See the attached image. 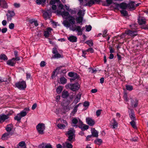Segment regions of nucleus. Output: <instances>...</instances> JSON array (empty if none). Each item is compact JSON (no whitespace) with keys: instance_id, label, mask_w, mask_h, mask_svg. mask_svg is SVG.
<instances>
[{"instance_id":"nucleus-1","label":"nucleus","mask_w":148,"mask_h":148,"mask_svg":"<svg viewBox=\"0 0 148 148\" xmlns=\"http://www.w3.org/2000/svg\"><path fill=\"white\" fill-rule=\"evenodd\" d=\"M75 18L73 16H70L68 20L64 21L63 24L64 26L67 28H69L70 30L73 31L77 32L78 35H82L85 27H83L82 28L81 26L75 25Z\"/></svg>"},{"instance_id":"nucleus-2","label":"nucleus","mask_w":148,"mask_h":148,"mask_svg":"<svg viewBox=\"0 0 148 148\" xmlns=\"http://www.w3.org/2000/svg\"><path fill=\"white\" fill-rule=\"evenodd\" d=\"M136 31V30H128L125 31V33L122 34L121 36V38L134 37L137 35Z\"/></svg>"},{"instance_id":"nucleus-3","label":"nucleus","mask_w":148,"mask_h":148,"mask_svg":"<svg viewBox=\"0 0 148 148\" xmlns=\"http://www.w3.org/2000/svg\"><path fill=\"white\" fill-rule=\"evenodd\" d=\"M136 31V30H128L125 31V33L122 34L121 36V38L134 37L137 35Z\"/></svg>"},{"instance_id":"nucleus-4","label":"nucleus","mask_w":148,"mask_h":148,"mask_svg":"<svg viewBox=\"0 0 148 148\" xmlns=\"http://www.w3.org/2000/svg\"><path fill=\"white\" fill-rule=\"evenodd\" d=\"M45 128V125L43 123H39L36 126V129L38 132L41 134H44V131Z\"/></svg>"},{"instance_id":"nucleus-5","label":"nucleus","mask_w":148,"mask_h":148,"mask_svg":"<svg viewBox=\"0 0 148 148\" xmlns=\"http://www.w3.org/2000/svg\"><path fill=\"white\" fill-rule=\"evenodd\" d=\"M75 133V131L74 129L71 128L69 129L66 134L68 136V139L69 141H71L73 140Z\"/></svg>"},{"instance_id":"nucleus-6","label":"nucleus","mask_w":148,"mask_h":148,"mask_svg":"<svg viewBox=\"0 0 148 148\" xmlns=\"http://www.w3.org/2000/svg\"><path fill=\"white\" fill-rule=\"evenodd\" d=\"M56 12L57 14L61 15L63 17H64L65 16L66 17V20H64V21H68L69 16H71L69 15V13L68 12L65 11L64 10L63 12H62L61 11L58 10Z\"/></svg>"},{"instance_id":"nucleus-7","label":"nucleus","mask_w":148,"mask_h":148,"mask_svg":"<svg viewBox=\"0 0 148 148\" xmlns=\"http://www.w3.org/2000/svg\"><path fill=\"white\" fill-rule=\"evenodd\" d=\"M15 85L16 87L21 90L23 89L26 88V83L24 81H22L21 82H19L16 83L15 84Z\"/></svg>"},{"instance_id":"nucleus-8","label":"nucleus","mask_w":148,"mask_h":148,"mask_svg":"<svg viewBox=\"0 0 148 148\" xmlns=\"http://www.w3.org/2000/svg\"><path fill=\"white\" fill-rule=\"evenodd\" d=\"M19 57H16L15 58H13L12 59L8 60L7 64L12 66H14L16 63V61L19 60Z\"/></svg>"},{"instance_id":"nucleus-9","label":"nucleus","mask_w":148,"mask_h":148,"mask_svg":"<svg viewBox=\"0 0 148 148\" xmlns=\"http://www.w3.org/2000/svg\"><path fill=\"white\" fill-rule=\"evenodd\" d=\"M15 15V13L13 11L8 10L7 13L6 14L8 21H10L12 20V18Z\"/></svg>"},{"instance_id":"nucleus-10","label":"nucleus","mask_w":148,"mask_h":148,"mask_svg":"<svg viewBox=\"0 0 148 148\" xmlns=\"http://www.w3.org/2000/svg\"><path fill=\"white\" fill-rule=\"evenodd\" d=\"M70 89L73 91H75L79 89V84L77 83H76L73 84H70L68 86Z\"/></svg>"},{"instance_id":"nucleus-11","label":"nucleus","mask_w":148,"mask_h":148,"mask_svg":"<svg viewBox=\"0 0 148 148\" xmlns=\"http://www.w3.org/2000/svg\"><path fill=\"white\" fill-rule=\"evenodd\" d=\"M9 114H0V123L4 122L6 120L9 118Z\"/></svg>"},{"instance_id":"nucleus-12","label":"nucleus","mask_w":148,"mask_h":148,"mask_svg":"<svg viewBox=\"0 0 148 148\" xmlns=\"http://www.w3.org/2000/svg\"><path fill=\"white\" fill-rule=\"evenodd\" d=\"M68 75L71 78L70 79L71 82L75 80L78 78V76L77 73H74L72 72L69 73Z\"/></svg>"},{"instance_id":"nucleus-13","label":"nucleus","mask_w":148,"mask_h":148,"mask_svg":"<svg viewBox=\"0 0 148 148\" xmlns=\"http://www.w3.org/2000/svg\"><path fill=\"white\" fill-rule=\"evenodd\" d=\"M86 121L87 123L90 126H93L95 124L94 121L91 118L87 117L86 118Z\"/></svg>"},{"instance_id":"nucleus-14","label":"nucleus","mask_w":148,"mask_h":148,"mask_svg":"<svg viewBox=\"0 0 148 148\" xmlns=\"http://www.w3.org/2000/svg\"><path fill=\"white\" fill-rule=\"evenodd\" d=\"M52 30V29L50 28L49 27L46 29L44 32V36L46 38H48L49 37L50 33L51 32V31Z\"/></svg>"},{"instance_id":"nucleus-15","label":"nucleus","mask_w":148,"mask_h":148,"mask_svg":"<svg viewBox=\"0 0 148 148\" xmlns=\"http://www.w3.org/2000/svg\"><path fill=\"white\" fill-rule=\"evenodd\" d=\"M8 6L5 0H0V7L3 8H7Z\"/></svg>"},{"instance_id":"nucleus-16","label":"nucleus","mask_w":148,"mask_h":148,"mask_svg":"<svg viewBox=\"0 0 148 148\" xmlns=\"http://www.w3.org/2000/svg\"><path fill=\"white\" fill-rule=\"evenodd\" d=\"M81 95L82 94L79 92L76 96L75 99L73 102V103L75 104H76L80 101Z\"/></svg>"},{"instance_id":"nucleus-17","label":"nucleus","mask_w":148,"mask_h":148,"mask_svg":"<svg viewBox=\"0 0 148 148\" xmlns=\"http://www.w3.org/2000/svg\"><path fill=\"white\" fill-rule=\"evenodd\" d=\"M29 110V108H26L19 114L21 115L22 117H24L26 115Z\"/></svg>"},{"instance_id":"nucleus-18","label":"nucleus","mask_w":148,"mask_h":148,"mask_svg":"<svg viewBox=\"0 0 148 148\" xmlns=\"http://www.w3.org/2000/svg\"><path fill=\"white\" fill-rule=\"evenodd\" d=\"M50 10H48L47 11L44 13L43 16L44 18L46 20L50 18L51 16V14L50 13Z\"/></svg>"},{"instance_id":"nucleus-19","label":"nucleus","mask_w":148,"mask_h":148,"mask_svg":"<svg viewBox=\"0 0 148 148\" xmlns=\"http://www.w3.org/2000/svg\"><path fill=\"white\" fill-rule=\"evenodd\" d=\"M135 2H131L127 4L128 8L131 10H134L135 7Z\"/></svg>"},{"instance_id":"nucleus-20","label":"nucleus","mask_w":148,"mask_h":148,"mask_svg":"<svg viewBox=\"0 0 148 148\" xmlns=\"http://www.w3.org/2000/svg\"><path fill=\"white\" fill-rule=\"evenodd\" d=\"M17 148H26L25 142L21 141L20 142L17 146Z\"/></svg>"},{"instance_id":"nucleus-21","label":"nucleus","mask_w":148,"mask_h":148,"mask_svg":"<svg viewBox=\"0 0 148 148\" xmlns=\"http://www.w3.org/2000/svg\"><path fill=\"white\" fill-rule=\"evenodd\" d=\"M68 40L72 42H75L77 41V38L74 36H71L68 38Z\"/></svg>"},{"instance_id":"nucleus-22","label":"nucleus","mask_w":148,"mask_h":148,"mask_svg":"<svg viewBox=\"0 0 148 148\" xmlns=\"http://www.w3.org/2000/svg\"><path fill=\"white\" fill-rule=\"evenodd\" d=\"M139 23L140 25H142L145 24L146 20L145 18L143 17H140L138 19Z\"/></svg>"},{"instance_id":"nucleus-23","label":"nucleus","mask_w":148,"mask_h":148,"mask_svg":"<svg viewBox=\"0 0 148 148\" xmlns=\"http://www.w3.org/2000/svg\"><path fill=\"white\" fill-rule=\"evenodd\" d=\"M10 134V133L9 132L5 133L2 136L1 139L3 140H6L8 138Z\"/></svg>"},{"instance_id":"nucleus-24","label":"nucleus","mask_w":148,"mask_h":148,"mask_svg":"<svg viewBox=\"0 0 148 148\" xmlns=\"http://www.w3.org/2000/svg\"><path fill=\"white\" fill-rule=\"evenodd\" d=\"M63 147L64 148H72L73 146L71 143L66 142L63 144Z\"/></svg>"},{"instance_id":"nucleus-25","label":"nucleus","mask_w":148,"mask_h":148,"mask_svg":"<svg viewBox=\"0 0 148 148\" xmlns=\"http://www.w3.org/2000/svg\"><path fill=\"white\" fill-rule=\"evenodd\" d=\"M77 23L80 24L82 23V22L83 20V17L81 16H78L75 19Z\"/></svg>"},{"instance_id":"nucleus-26","label":"nucleus","mask_w":148,"mask_h":148,"mask_svg":"<svg viewBox=\"0 0 148 148\" xmlns=\"http://www.w3.org/2000/svg\"><path fill=\"white\" fill-rule=\"evenodd\" d=\"M130 117L132 121H136V119L135 114L134 112L131 110L130 113H129Z\"/></svg>"},{"instance_id":"nucleus-27","label":"nucleus","mask_w":148,"mask_h":148,"mask_svg":"<svg viewBox=\"0 0 148 148\" xmlns=\"http://www.w3.org/2000/svg\"><path fill=\"white\" fill-rule=\"evenodd\" d=\"M91 133V135L93 137H97L98 136V132L94 128L92 129Z\"/></svg>"},{"instance_id":"nucleus-28","label":"nucleus","mask_w":148,"mask_h":148,"mask_svg":"<svg viewBox=\"0 0 148 148\" xmlns=\"http://www.w3.org/2000/svg\"><path fill=\"white\" fill-rule=\"evenodd\" d=\"M84 1L87 2V3L86 4L87 6H91L95 4V2L93 0H84Z\"/></svg>"},{"instance_id":"nucleus-29","label":"nucleus","mask_w":148,"mask_h":148,"mask_svg":"<svg viewBox=\"0 0 148 148\" xmlns=\"http://www.w3.org/2000/svg\"><path fill=\"white\" fill-rule=\"evenodd\" d=\"M119 8L123 9H125L127 8H128L127 4L124 3L119 4Z\"/></svg>"},{"instance_id":"nucleus-30","label":"nucleus","mask_w":148,"mask_h":148,"mask_svg":"<svg viewBox=\"0 0 148 148\" xmlns=\"http://www.w3.org/2000/svg\"><path fill=\"white\" fill-rule=\"evenodd\" d=\"M69 95L68 92L65 90H64L62 93V97L63 98H67Z\"/></svg>"},{"instance_id":"nucleus-31","label":"nucleus","mask_w":148,"mask_h":148,"mask_svg":"<svg viewBox=\"0 0 148 148\" xmlns=\"http://www.w3.org/2000/svg\"><path fill=\"white\" fill-rule=\"evenodd\" d=\"M85 11L83 10H79L77 13V15L78 16H81L83 17L85 13Z\"/></svg>"},{"instance_id":"nucleus-32","label":"nucleus","mask_w":148,"mask_h":148,"mask_svg":"<svg viewBox=\"0 0 148 148\" xmlns=\"http://www.w3.org/2000/svg\"><path fill=\"white\" fill-rule=\"evenodd\" d=\"M112 124L113 128H116L118 126V124L115 120L114 119H112Z\"/></svg>"},{"instance_id":"nucleus-33","label":"nucleus","mask_w":148,"mask_h":148,"mask_svg":"<svg viewBox=\"0 0 148 148\" xmlns=\"http://www.w3.org/2000/svg\"><path fill=\"white\" fill-rule=\"evenodd\" d=\"M80 128H81L82 130L83 131L86 130L88 128V126L86 125L83 124V125H82L79 126Z\"/></svg>"},{"instance_id":"nucleus-34","label":"nucleus","mask_w":148,"mask_h":148,"mask_svg":"<svg viewBox=\"0 0 148 148\" xmlns=\"http://www.w3.org/2000/svg\"><path fill=\"white\" fill-rule=\"evenodd\" d=\"M60 83L62 84H64L66 82V79L64 77H62L60 79Z\"/></svg>"},{"instance_id":"nucleus-35","label":"nucleus","mask_w":148,"mask_h":148,"mask_svg":"<svg viewBox=\"0 0 148 148\" xmlns=\"http://www.w3.org/2000/svg\"><path fill=\"white\" fill-rule=\"evenodd\" d=\"M112 6L113 9H119V4L116 3H113L112 4Z\"/></svg>"},{"instance_id":"nucleus-36","label":"nucleus","mask_w":148,"mask_h":148,"mask_svg":"<svg viewBox=\"0 0 148 148\" xmlns=\"http://www.w3.org/2000/svg\"><path fill=\"white\" fill-rule=\"evenodd\" d=\"M22 116L20 114H18L17 115L14 117V119L18 121H20L22 118Z\"/></svg>"},{"instance_id":"nucleus-37","label":"nucleus","mask_w":148,"mask_h":148,"mask_svg":"<svg viewBox=\"0 0 148 148\" xmlns=\"http://www.w3.org/2000/svg\"><path fill=\"white\" fill-rule=\"evenodd\" d=\"M63 87L62 86H60L56 89V92L58 94L60 93L62 90Z\"/></svg>"},{"instance_id":"nucleus-38","label":"nucleus","mask_w":148,"mask_h":148,"mask_svg":"<svg viewBox=\"0 0 148 148\" xmlns=\"http://www.w3.org/2000/svg\"><path fill=\"white\" fill-rule=\"evenodd\" d=\"M58 127L60 129H64L66 127V125L63 123L58 124L57 125Z\"/></svg>"},{"instance_id":"nucleus-39","label":"nucleus","mask_w":148,"mask_h":148,"mask_svg":"<svg viewBox=\"0 0 148 148\" xmlns=\"http://www.w3.org/2000/svg\"><path fill=\"white\" fill-rule=\"evenodd\" d=\"M121 13L124 16H127L128 14L127 12L125 10H122L120 11Z\"/></svg>"},{"instance_id":"nucleus-40","label":"nucleus","mask_w":148,"mask_h":148,"mask_svg":"<svg viewBox=\"0 0 148 148\" xmlns=\"http://www.w3.org/2000/svg\"><path fill=\"white\" fill-rule=\"evenodd\" d=\"M126 90L129 91H131L133 89V86L130 85H126L125 86Z\"/></svg>"},{"instance_id":"nucleus-41","label":"nucleus","mask_w":148,"mask_h":148,"mask_svg":"<svg viewBox=\"0 0 148 148\" xmlns=\"http://www.w3.org/2000/svg\"><path fill=\"white\" fill-rule=\"evenodd\" d=\"M46 1V0H36V3L38 5L44 3Z\"/></svg>"},{"instance_id":"nucleus-42","label":"nucleus","mask_w":148,"mask_h":148,"mask_svg":"<svg viewBox=\"0 0 148 148\" xmlns=\"http://www.w3.org/2000/svg\"><path fill=\"white\" fill-rule=\"evenodd\" d=\"M135 121H132L130 122V123L134 128L136 129L137 127L136 125V123Z\"/></svg>"},{"instance_id":"nucleus-43","label":"nucleus","mask_w":148,"mask_h":148,"mask_svg":"<svg viewBox=\"0 0 148 148\" xmlns=\"http://www.w3.org/2000/svg\"><path fill=\"white\" fill-rule=\"evenodd\" d=\"M72 123L75 125H73V126H75V125L77 124L78 122V120L76 118H73L72 120Z\"/></svg>"},{"instance_id":"nucleus-44","label":"nucleus","mask_w":148,"mask_h":148,"mask_svg":"<svg viewBox=\"0 0 148 148\" xmlns=\"http://www.w3.org/2000/svg\"><path fill=\"white\" fill-rule=\"evenodd\" d=\"M95 143L98 145H100L102 142V140L101 139H98L94 141Z\"/></svg>"},{"instance_id":"nucleus-45","label":"nucleus","mask_w":148,"mask_h":148,"mask_svg":"<svg viewBox=\"0 0 148 148\" xmlns=\"http://www.w3.org/2000/svg\"><path fill=\"white\" fill-rule=\"evenodd\" d=\"M86 43L89 46L91 47L93 45V43L92 40H89L86 42Z\"/></svg>"},{"instance_id":"nucleus-46","label":"nucleus","mask_w":148,"mask_h":148,"mask_svg":"<svg viewBox=\"0 0 148 148\" xmlns=\"http://www.w3.org/2000/svg\"><path fill=\"white\" fill-rule=\"evenodd\" d=\"M0 59L4 60H7L8 59L7 56L4 54L1 55H0Z\"/></svg>"},{"instance_id":"nucleus-47","label":"nucleus","mask_w":148,"mask_h":148,"mask_svg":"<svg viewBox=\"0 0 148 148\" xmlns=\"http://www.w3.org/2000/svg\"><path fill=\"white\" fill-rule=\"evenodd\" d=\"M86 28V31L87 32H89L92 29V27L90 25H86L85 26Z\"/></svg>"},{"instance_id":"nucleus-48","label":"nucleus","mask_w":148,"mask_h":148,"mask_svg":"<svg viewBox=\"0 0 148 148\" xmlns=\"http://www.w3.org/2000/svg\"><path fill=\"white\" fill-rule=\"evenodd\" d=\"M6 130L8 132H10L12 130L11 126L10 125H8L6 128Z\"/></svg>"},{"instance_id":"nucleus-49","label":"nucleus","mask_w":148,"mask_h":148,"mask_svg":"<svg viewBox=\"0 0 148 148\" xmlns=\"http://www.w3.org/2000/svg\"><path fill=\"white\" fill-rule=\"evenodd\" d=\"M107 4L105 5L106 6H108L111 4H112L113 3L112 2V0H106Z\"/></svg>"},{"instance_id":"nucleus-50","label":"nucleus","mask_w":148,"mask_h":148,"mask_svg":"<svg viewBox=\"0 0 148 148\" xmlns=\"http://www.w3.org/2000/svg\"><path fill=\"white\" fill-rule=\"evenodd\" d=\"M69 11L72 14H75L76 13L75 9H74V10H72L71 9H69Z\"/></svg>"},{"instance_id":"nucleus-51","label":"nucleus","mask_w":148,"mask_h":148,"mask_svg":"<svg viewBox=\"0 0 148 148\" xmlns=\"http://www.w3.org/2000/svg\"><path fill=\"white\" fill-rule=\"evenodd\" d=\"M61 57V55L58 53L55 54L54 55V58H59Z\"/></svg>"},{"instance_id":"nucleus-52","label":"nucleus","mask_w":148,"mask_h":148,"mask_svg":"<svg viewBox=\"0 0 148 148\" xmlns=\"http://www.w3.org/2000/svg\"><path fill=\"white\" fill-rule=\"evenodd\" d=\"M9 28L11 29H14V25L13 23H11L10 24L9 26Z\"/></svg>"},{"instance_id":"nucleus-53","label":"nucleus","mask_w":148,"mask_h":148,"mask_svg":"<svg viewBox=\"0 0 148 148\" xmlns=\"http://www.w3.org/2000/svg\"><path fill=\"white\" fill-rule=\"evenodd\" d=\"M60 0H51L50 2V4L51 5H54L56 2L59 1Z\"/></svg>"},{"instance_id":"nucleus-54","label":"nucleus","mask_w":148,"mask_h":148,"mask_svg":"<svg viewBox=\"0 0 148 148\" xmlns=\"http://www.w3.org/2000/svg\"><path fill=\"white\" fill-rule=\"evenodd\" d=\"M124 99L126 101H127L129 100V99L127 98V95L126 93H125L123 96Z\"/></svg>"},{"instance_id":"nucleus-55","label":"nucleus","mask_w":148,"mask_h":148,"mask_svg":"<svg viewBox=\"0 0 148 148\" xmlns=\"http://www.w3.org/2000/svg\"><path fill=\"white\" fill-rule=\"evenodd\" d=\"M61 121V123L63 124L64 123V124L66 126L68 125L67 122L66 120H62Z\"/></svg>"},{"instance_id":"nucleus-56","label":"nucleus","mask_w":148,"mask_h":148,"mask_svg":"<svg viewBox=\"0 0 148 148\" xmlns=\"http://www.w3.org/2000/svg\"><path fill=\"white\" fill-rule=\"evenodd\" d=\"M7 30L8 29L7 28L5 27L2 29L1 30V31L2 33H4L7 32Z\"/></svg>"},{"instance_id":"nucleus-57","label":"nucleus","mask_w":148,"mask_h":148,"mask_svg":"<svg viewBox=\"0 0 148 148\" xmlns=\"http://www.w3.org/2000/svg\"><path fill=\"white\" fill-rule=\"evenodd\" d=\"M52 53H53L55 54L58 53V51L56 48H53Z\"/></svg>"},{"instance_id":"nucleus-58","label":"nucleus","mask_w":148,"mask_h":148,"mask_svg":"<svg viewBox=\"0 0 148 148\" xmlns=\"http://www.w3.org/2000/svg\"><path fill=\"white\" fill-rule=\"evenodd\" d=\"M87 52H90L91 53H92L94 52V50L92 48H89L87 50Z\"/></svg>"},{"instance_id":"nucleus-59","label":"nucleus","mask_w":148,"mask_h":148,"mask_svg":"<svg viewBox=\"0 0 148 148\" xmlns=\"http://www.w3.org/2000/svg\"><path fill=\"white\" fill-rule=\"evenodd\" d=\"M45 65V62L44 61H42L40 63V66L41 67H44Z\"/></svg>"},{"instance_id":"nucleus-60","label":"nucleus","mask_w":148,"mask_h":148,"mask_svg":"<svg viewBox=\"0 0 148 148\" xmlns=\"http://www.w3.org/2000/svg\"><path fill=\"white\" fill-rule=\"evenodd\" d=\"M101 110H98L97 111L96 113V115L97 116H98L100 115L101 113Z\"/></svg>"},{"instance_id":"nucleus-61","label":"nucleus","mask_w":148,"mask_h":148,"mask_svg":"<svg viewBox=\"0 0 148 148\" xmlns=\"http://www.w3.org/2000/svg\"><path fill=\"white\" fill-rule=\"evenodd\" d=\"M138 100L137 99H135V103L134 105V107L135 108L138 105Z\"/></svg>"},{"instance_id":"nucleus-62","label":"nucleus","mask_w":148,"mask_h":148,"mask_svg":"<svg viewBox=\"0 0 148 148\" xmlns=\"http://www.w3.org/2000/svg\"><path fill=\"white\" fill-rule=\"evenodd\" d=\"M60 96L59 95H58L56 96V101L58 102L59 101L60 99Z\"/></svg>"},{"instance_id":"nucleus-63","label":"nucleus","mask_w":148,"mask_h":148,"mask_svg":"<svg viewBox=\"0 0 148 148\" xmlns=\"http://www.w3.org/2000/svg\"><path fill=\"white\" fill-rule=\"evenodd\" d=\"M45 148H52L51 146L49 144H45Z\"/></svg>"},{"instance_id":"nucleus-64","label":"nucleus","mask_w":148,"mask_h":148,"mask_svg":"<svg viewBox=\"0 0 148 148\" xmlns=\"http://www.w3.org/2000/svg\"><path fill=\"white\" fill-rule=\"evenodd\" d=\"M45 144L42 143L39 146V148H45Z\"/></svg>"}]
</instances>
